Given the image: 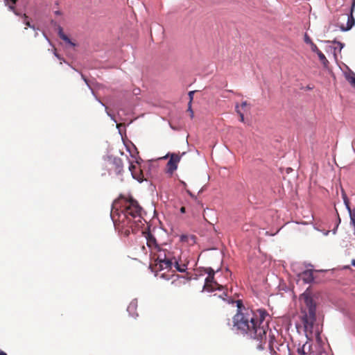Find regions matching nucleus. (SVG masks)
I'll return each instance as SVG.
<instances>
[{
    "mask_svg": "<svg viewBox=\"0 0 355 355\" xmlns=\"http://www.w3.org/2000/svg\"><path fill=\"white\" fill-rule=\"evenodd\" d=\"M237 310L232 318V329L237 334L247 338L259 340L266 339L269 329L270 315L263 309L253 310L243 305L241 300H236Z\"/></svg>",
    "mask_w": 355,
    "mask_h": 355,
    "instance_id": "f257e3e1",
    "label": "nucleus"
},
{
    "mask_svg": "<svg viewBox=\"0 0 355 355\" xmlns=\"http://www.w3.org/2000/svg\"><path fill=\"white\" fill-rule=\"evenodd\" d=\"M116 200L111 211V217L115 229L121 234L128 236L130 233H137L142 227L144 220L141 217V207L137 200L132 198L121 197Z\"/></svg>",
    "mask_w": 355,
    "mask_h": 355,
    "instance_id": "f03ea898",
    "label": "nucleus"
},
{
    "mask_svg": "<svg viewBox=\"0 0 355 355\" xmlns=\"http://www.w3.org/2000/svg\"><path fill=\"white\" fill-rule=\"evenodd\" d=\"M300 300L304 328L306 330H311L316 319V303L307 292L301 295Z\"/></svg>",
    "mask_w": 355,
    "mask_h": 355,
    "instance_id": "7ed1b4c3",
    "label": "nucleus"
},
{
    "mask_svg": "<svg viewBox=\"0 0 355 355\" xmlns=\"http://www.w3.org/2000/svg\"><path fill=\"white\" fill-rule=\"evenodd\" d=\"M155 258V268L157 270L162 271L163 270H171L173 266L174 252L168 250L160 251L157 255L154 256Z\"/></svg>",
    "mask_w": 355,
    "mask_h": 355,
    "instance_id": "20e7f679",
    "label": "nucleus"
},
{
    "mask_svg": "<svg viewBox=\"0 0 355 355\" xmlns=\"http://www.w3.org/2000/svg\"><path fill=\"white\" fill-rule=\"evenodd\" d=\"M155 258V268L157 270L162 271L163 270H171L173 266L174 252L168 250L160 251L157 255L154 256Z\"/></svg>",
    "mask_w": 355,
    "mask_h": 355,
    "instance_id": "39448f33",
    "label": "nucleus"
},
{
    "mask_svg": "<svg viewBox=\"0 0 355 355\" xmlns=\"http://www.w3.org/2000/svg\"><path fill=\"white\" fill-rule=\"evenodd\" d=\"M146 239L147 241V245L150 248L151 253L153 254L154 256L157 255V253H159L160 251H164L167 250L166 248H164L165 245H158L156 239L150 232H148L146 234Z\"/></svg>",
    "mask_w": 355,
    "mask_h": 355,
    "instance_id": "423d86ee",
    "label": "nucleus"
},
{
    "mask_svg": "<svg viewBox=\"0 0 355 355\" xmlns=\"http://www.w3.org/2000/svg\"><path fill=\"white\" fill-rule=\"evenodd\" d=\"M161 277L166 279H172L171 284L174 285L175 286H178V287H180L182 285L186 284L190 280V278H187L183 275H175L173 273L171 275H166V273H162Z\"/></svg>",
    "mask_w": 355,
    "mask_h": 355,
    "instance_id": "0eeeda50",
    "label": "nucleus"
},
{
    "mask_svg": "<svg viewBox=\"0 0 355 355\" xmlns=\"http://www.w3.org/2000/svg\"><path fill=\"white\" fill-rule=\"evenodd\" d=\"M355 6V0L353 1L352 6H351V10H350V15L346 14V15H342L340 18L343 20H347V24L345 26L344 24H341L340 26V29L343 31H347L350 30L352 26L354 25L355 19L352 15V12L354 11Z\"/></svg>",
    "mask_w": 355,
    "mask_h": 355,
    "instance_id": "6e6552de",
    "label": "nucleus"
},
{
    "mask_svg": "<svg viewBox=\"0 0 355 355\" xmlns=\"http://www.w3.org/2000/svg\"><path fill=\"white\" fill-rule=\"evenodd\" d=\"M188 264L189 261H187L186 258L183 260L181 257L177 258L174 255L173 266L178 271L180 272H184L187 269Z\"/></svg>",
    "mask_w": 355,
    "mask_h": 355,
    "instance_id": "1a4fd4ad",
    "label": "nucleus"
},
{
    "mask_svg": "<svg viewBox=\"0 0 355 355\" xmlns=\"http://www.w3.org/2000/svg\"><path fill=\"white\" fill-rule=\"evenodd\" d=\"M180 160V157L176 154H172L169 161L168 162L167 172L172 174L178 168V164Z\"/></svg>",
    "mask_w": 355,
    "mask_h": 355,
    "instance_id": "9d476101",
    "label": "nucleus"
},
{
    "mask_svg": "<svg viewBox=\"0 0 355 355\" xmlns=\"http://www.w3.org/2000/svg\"><path fill=\"white\" fill-rule=\"evenodd\" d=\"M129 170L131 172L134 179L137 180L140 182H143L145 180L143 171L140 167H138L136 165L131 164L129 166Z\"/></svg>",
    "mask_w": 355,
    "mask_h": 355,
    "instance_id": "9b49d317",
    "label": "nucleus"
},
{
    "mask_svg": "<svg viewBox=\"0 0 355 355\" xmlns=\"http://www.w3.org/2000/svg\"><path fill=\"white\" fill-rule=\"evenodd\" d=\"M111 164H112V169L114 170V173L116 175H119L123 171V162L121 158L119 157H114L111 160Z\"/></svg>",
    "mask_w": 355,
    "mask_h": 355,
    "instance_id": "f8f14e48",
    "label": "nucleus"
},
{
    "mask_svg": "<svg viewBox=\"0 0 355 355\" xmlns=\"http://www.w3.org/2000/svg\"><path fill=\"white\" fill-rule=\"evenodd\" d=\"M207 272L208 274L207 277L205 279V284L204 286L205 289H209V286H213L212 283L214 282V271L212 268H209L207 269Z\"/></svg>",
    "mask_w": 355,
    "mask_h": 355,
    "instance_id": "ddd939ff",
    "label": "nucleus"
},
{
    "mask_svg": "<svg viewBox=\"0 0 355 355\" xmlns=\"http://www.w3.org/2000/svg\"><path fill=\"white\" fill-rule=\"evenodd\" d=\"M137 306L138 302L137 300H132L128 306L127 311H128L129 314L131 315L132 317L138 316V313H137Z\"/></svg>",
    "mask_w": 355,
    "mask_h": 355,
    "instance_id": "4468645a",
    "label": "nucleus"
},
{
    "mask_svg": "<svg viewBox=\"0 0 355 355\" xmlns=\"http://www.w3.org/2000/svg\"><path fill=\"white\" fill-rule=\"evenodd\" d=\"M301 277H302V280L306 283H311L314 279L313 270H306L304 271L301 274Z\"/></svg>",
    "mask_w": 355,
    "mask_h": 355,
    "instance_id": "2eb2a0df",
    "label": "nucleus"
},
{
    "mask_svg": "<svg viewBox=\"0 0 355 355\" xmlns=\"http://www.w3.org/2000/svg\"><path fill=\"white\" fill-rule=\"evenodd\" d=\"M6 6L8 7V9L13 12L15 15L19 16L20 14L15 9V4L17 3L18 0H4Z\"/></svg>",
    "mask_w": 355,
    "mask_h": 355,
    "instance_id": "dca6fc26",
    "label": "nucleus"
},
{
    "mask_svg": "<svg viewBox=\"0 0 355 355\" xmlns=\"http://www.w3.org/2000/svg\"><path fill=\"white\" fill-rule=\"evenodd\" d=\"M58 35L62 40L70 44L71 46H76V44L67 37V35L64 33L63 29L61 26H58Z\"/></svg>",
    "mask_w": 355,
    "mask_h": 355,
    "instance_id": "f3484780",
    "label": "nucleus"
},
{
    "mask_svg": "<svg viewBox=\"0 0 355 355\" xmlns=\"http://www.w3.org/2000/svg\"><path fill=\"white\" fill-rule=\"evenodd\" d=\"M317 55L323 67L324 68H328L329 62L327 58L325 57V55H324V53L320 51L317 53Z\"/></svg>",
    "mask_w": 355,
    "mask_h": 355,
    "instance_id": "a211bd4d",
    "label": "nucleus"
},
{
    "mask_svg": "<svg viewBox=\"0 0 355 355\" xmlns=\"http://www.w3.org/2000/svg\"><path fill=\"white\" fill-rule=\"evenodd\" d=\"M347 209L349 211V216H350V220L351 223L352 224L354 228V234H355V213L352 212L349 208V206H347Z\"/></svg>",
    "mask_w": 355,
    "mask_h": 355,
    "instance_id": "6ab92c4d",
    "label": "nucleus"
},
{
    "mask_svg": "<svg viewBox=\"0 0 355 355\" xmlns=\"http://www.w3.org/2000/svg\"><path fill=\"white\" fill-rule=\"evenodd\" d=\"M212 286H209V289H206V290L208 291H215V290H220V288H221V286L219 285L215 281L212 283Z\"/></svg>",
    "mask_w": 355,
    "mask_h": 355,
    "instance_id": "aec40b11",
    "label": "nucleus"
},
{
    "mask_svg": "<svg viewBox=\"0 0 355 355\" xmlns=\"http://www.w3.org/2000/svg\"><path fill=\"white\" fill-rule=\"evenodd\" d=\"M22 17L24 18V23L26 26L32 28L33 29L35 28V26L31 24V22L28 20V17L26 14H24L22 15Z\"/></svg>",
    "mask_w": 355,
    "mask_h": 355,
    "instance_id": "412c9836",
    "label": "nucleus"
},
{
    "mask_svg": "<svg viewBox=\"0 0 355 355\" xmlns=\"http://www.w3.org/2000/svg\"><path fill=\"white\" fill-rule=\"evenodd\" d=\"M304 41L306 44H311V43H313V42L312 41L311 38L309 36V35L307 33H305L304 34Z\"/></svg>",
    "mask_w": 355,
    "mask_h": 355,
    "instance_id": "4be33fe9",
    "label": "nucleus"
},
{
    "mask_svg": "<svg viewBox=\"0 0 355 355\" xmlns=\"http://www.w3.org/2000/svg\"><path fill=\"white\" fill-rule=\"evenodd\" d=\"M310 46H311V49L313 52L315 53L316 54L320 51V50L318 48V46H316V44L315 43H311L310 44Z\"/></svg>",
    "mask_w": 355,
    "mask_h": 355,
    "instance_id": "5701e85b",
    "label": "nucleus"
},
{
    "mask_svg": "<svg viewBox=\"0 0 355 355\" xmlns=\"http://www.w3.org/2000/svg\"><path fill=\"white\" fill-rule=\"evenodd\" d=\"M236 112L238 113V114L240 116V121L241 122H244V115L239 110V105H236Z\"/></svg>",
    "mask_w": 355,
    "mask_h": 355,
    "instance_id": "b1692460",
    "label": "nucleus"
},
{
    "mask_svg": "<svg viewBox=\"0 0 355 355\" xmlns=\"http://www.w3.org/2000/svg\"><path fill=\"white\" fill-rule=\"evenodd\" d=\"M274 339H275L274 336H272V337H270V339L269 341V347L271 350H274V346H273Z\"/></svg>",
    "mask_w": 355,
    "mask_h": 355,
    "instance_id": "393cba45",
    "label": "nucleus"
},
{
    "mask_svg": "<svg viewBox=\"0 0 355 355\" xmlns=\"http://www.w3.org/2000/svg\"><path fill=\"white\" fill-rule=\"evenodd\" d=\"M188 105H189V107H188L187 111L190 113V116L192 119L193 117V111L192 110V108H191V102H189Z\"/></svg>",
    "mask_w": 355,
    "mask_h": 355,
    "instance_id": "a878e982",
    "label": "nucleus"
},
{
    "mask_svg": "<svg viewBox=\"0 0 355 355\" xmlns=\"http://www.w3.org/2000/svg\"><path fill=\"white\" fill-rule=\"evenodd\" d=\"M332 42H333V43H334V44H336L339 46V48H340V51L342 50V49L344 47V44H343V43H342V42H338V41H336V40H334Z\"/></svg>",
    "mask_w": 355,
    "mask_h": 355,
    "instance_id": "bb28decb",
    "label": "nucleus"
},
{
    "mask_svg": "<svg viewBox=\"0 0 355 355\" xmlns=\"http://www.w3.org/2000/svg\"><path fill=\"white\" fill-rule=\"evenodd\" d=\"M194 93H195L194 91H191L189 92V102H191V103H192Z\"/></svg>",
    "mask_w": 355,
    "mask_h": 355,
    "instance_id": "cd10ccee",
    "label": "nucleus"
},
{
    "mask_svg": "<svg viewBox=\"0 0 355 355\" xmlns=\"http://www.w3.org/2000/svg\"><path fill=\"white\" fill-rule=\"evenodd\" d=\"M349 81L354 85H355V76L349 79Z\"/></svg>",
    "mask_w": 355,
    "mask_h": 355,
    "instance_id": "c85d7f7f",
    "label": "nucleus"
},
{
    "mask_svg": "<svg viewBox=\"0 0 355 355\" xmlns=\"http://www.w3.org/2000/svg\"><path fill=\"white\" fill-rule=\"evenodd\" d=\"M246 105H247V102H246V101L243 102V103H241V106L242 107H245Z\"/></svg>",
    "mask_w": 355,
    "mask_h": 355,
    "instance_id": "c756f323",
    "label": "nucleus"
},
{
    "mask_svg": "<svg viewBox=\"0 0 355 355\" xmlns=\"http://www.w3.org/2000/svg\"><path fill=\"white\" fill-rule=\"evenodd\" d=\"M187 236L182 235V236H181V241H185V239H186V238H187Z\"/></svg>",
    "mask_w": 355,
    "mask_h": 355,
    "instance_id": "7c9ffc66",
    "label": "nucleus"
},
{
    "mask_svg": "<svg viewBox=\"0 0 355 355\" xmlns=\"http://www.w3.org/2000/svg\"><path fill=\"white\" fill-rule=\"evenodd\" d=\"M180 211L182 213H184L185 212V207H182L181 209H180Z\"/></svg>",
    "mask_w": 355,
    "mask_h": 355,
    "instance_id": "2f4dec72",
    "label": "nucleus"
},
{
    "mask_svg": "<svg viewBox=\"0 0 355 355\" xmlns=\"http://www.w3.org/2000/svg\"><path fill=\"white\" fill-rule=\"evenodd\" d=\"M0 355H7V354L0 349Z\"/></svg>",
    "mask_w": 355,
    "mask_h": 355,
    "instance_id": "473e14b6",
    "label": "nucleus"
},
{
    "mask_svg": "<svg viewBox=\"0 0 355 355\" xmlns=\"http://www.w3.org/2000/svg\"><path fill=\"white\" fill-rule=\"evenodd\" d=\"M141 250H142V251L146 252V247L144 245H142Z\"/></svg>",
    "mask_w": 355,
    "mask_h": 355,
    "instance_id": "72a5a7b5",
    "label": "nucleus"
},
{
    "mask_svg": "<svg viewBox=\"0 0 355 355\" xmlns=\"http://www.w3.org/2000/svg\"><path fill=\"white\" fill-rule=\"evenodd\" d=\"M306 89H309V90H311V89H313V87H311V86L308 85V86L306 87Z\"/></svg>",
    "mask_w": 355,
    "mask_h": 355,
    "instance_id": "f704fd0d",
    "label": "nucleus"
},
{
    "mask_svg": "<svg viewBox=\"0 0 355 355\" xmlns=\"http://www.w3.org/2000/svg\"><path fill=\"white\" fill-rule=\"evenodd\" d=\"M352 266H355V259H353V260L352 261Z\"/></svg>",
    "mask_w": 355,
    "mask_h": 355,
    "instance_id": "c9c22d12",
    "label": "nucleus"
},
{
    "mask_svg": "<svg viewBox=\"0 0 355 355\" xmlns=\"http://www.w3.org/2000/svg\"><path fill=\"white\" fill-rule=\"evenodd\" d=\"M299 353H302L303 355L305 354V352H304V349L302 350V352L299 349Z\"/></svg>",
    "mask_w": 355,
    "mask_h": 355,
    "instance_id": "e433bc0d",
    "label": "nucleus"
},
{
    "mask_svg": "<svg viewBox=\"0 0 355 355\" xmlns=\"http://www.w3.org/2000/svg\"><path fill=\"white\" fill-rule=\"evenodd\" d=\"M257 347L259 349H263L262 344H259Z\"/></svg>",
    "mask_w": 355,
    "mask_h": 355,
    "instance_id": "4c0bfd02",
    "label": "nucleus"
},
{
    "mask_svg": "<svg viewBox=\"0 0 355 355\" xmlns=\"http://www.w3.org/2000/svg\"><path fill=\"white\" fill-rule=\"evenodd\" d=\"M55 55L60 59V56L56 52H55Z\"/></svg>",
    "mask_w": 355,
    "mask_h": 355,
    "instance_id": "58836bf2",
    "label": "nucleus"
},
{
    "mask_svg": "<svg viewBox=\"0 0 355 355\" xmlns=\"http://www.w3.org/2000/svg\"><path fill=\"white\" fill-rule=\"evenodd\" d=\"M229 92H233L232 90H227Z\"/></svg>",
    "mask_w": 355,
    "mask_h": 355,
    "instance_id": "ea45409f",
    "label": "nucleus"
},
{
    "mask_svg": "<svg viewBox=\"0 0 355 355\" xmlns=\"http://www.w3.org/2000/svg\"><path fill=\"white\" fill-rule=\"evenodd\" d=\"M204 218H205V220H207V218H205V215H204Z\"/></svg>",
    "mask_w": 355,
    "mask_h": 355,
    "instance_id": "a19ab883",
    "label": "nucleus"
},
{
    "mask_svg": "<svg viewBox=\"0 0 355 355\" xmlns=\"http://www.w3.org/2000/svg\"><path fill=\"white\" fill-rule=\"evenodd\" d=\"M352 211L355 213V208Z\"/></svg>",
    "mask_w": 355,
    "mask_h": 355,
    "instance_id": "79ce46f5",
    "label": "nucleus"
}]
</instances>
